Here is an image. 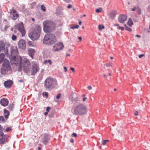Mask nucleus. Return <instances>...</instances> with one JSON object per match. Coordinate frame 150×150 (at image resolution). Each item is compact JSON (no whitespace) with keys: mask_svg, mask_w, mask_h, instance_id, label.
<instances>
[{"mask_svg":"<svg viewBox=\"0 0 150 150\" xmlns=\"http://www.w3.org/2000/svg\"><path fill=\"white\" fill-rule=\"evenodd\" d=\"M64 71L65 72H67V68L66 67H64Z\"/></svg>","mask_w":150,"mask_h":150,"instance_id":"nucleus-50","label":"nucleus"},{"mask_svg":"<svg viewBox=\"0 0 150 150\" xmlns=\"http://www.w3.org/2000/svg\"><path fill=\"white\" fill-rule=\"evenodd\" d=\"M136 36L138 38H140L141 37V36L140 35H136Z\"/></svg>","mask_w":150,"mask_h":150,"instance_id":"nucleus-58","label":"nucleus"},{"mask_svg":"<svg viewBox=\"0 0 150 150\" xmlns=\"http://www.w3.org/2000/svg\"><path fill=\"white\" fill-rule=\"evenodd\" d=\"M136 9V7H134L133 8L131 9V11H134Z\"/></svg>","mask_w":150,"mask_h":150,"instance_id":"nucleus-45","label":"nucleus"},{"mask_svg":"<svg viewBox=\"0 0 150 150\" xmlns=\"http://www.w3.org/2000/svg\"><path fill=\"white\" fill-rule=\"evenodd\" d=\"M15 26L17 28H24L23 23L22 22L16 24Z\"/></svg>","mask_w":150,"mask_h":150,"instance_id":"nucleus-21","label":"nucleus"},{"mask_svg":"<svg viewBox=\"0 0 150 150\" xmlns=\"http://www.w3.org/2000/svg\"><path fill=\"white\" fill-rule=\"evenodd\" d=\"M21 59L20 62L18 61L17 64H16L19 65V71H20L21 69L22 68L24 71L27 73L29 72V69H30V62L28 59L24 57H21Z\"/></svg>","mask_w":150,"mask_h":150,"instance_id":"nucleus-3","label":"nucleus"},{"mask_svg":"<svg viewBox=\"0 0 150 150\" xmlns=\"http://www.w3.org/2000/svg\"><path fill=\"white\" fill-rule=\"evenodd\" d=\"M0 122H4L5 121V119H4V117L3 116L0 117Z\"/></svg>","mask_w":150,"mask_h":150,"instance_id":"nucleus-28","label":"nucleus"},{"mask_svg":"<svg viewBox=\"0 0 150 150\" xmlns=\"http://www.w3.org/2000/svg\"><path fill=\"white\" fill-rule=\"evenodd\" d=\"M61 94L60 93H59L57 94L56 97V98L57 99H59V98L61 97Z\"/></svg>","mask_w":150,"mask_h":150,"instance_id":"nucleus-36","label":"nucleus"},{"mask_svg":"<svg viewBox=\"0 0 150 150\" xmlns=\"http://www.w3.org/2000/svg\"><path fill=\"white\" fill-rule=\"evenodd\" d=\"M32 21H33V22H34V21H35V19H34V18H32Z\"/></svg>","mask_w":150,"mask_h":150,"instance_id":"nucleus-64","label":"nucleus"},{"mask_svg":"<svg viewBox=\"0 0 150 150\" xmlns=\"http://www.w3.org/2000/svg\"><path fill=\"white\" fill-rule=\"evenodd\" d=\"M53 24V22L51 21H45L43 22L44 28H48Z\"/></svg>","mask_w":150,"mask_h":150,"instance_id":"nucleus-12","label":"nucleus"},{"mask_svg":"<svg viewBox=\"0 0 150 150\" xmlns=\"http://www.w3.org/2000/svg\"><path fill=\"white\" fill-rule=\"evenodd\" d=\"M16 39V37L13 34L12 36V39L13 40H15Z\"/></svg>","mask_w":150,"mask_h":150,"instance_id":"nucleus-35","label":"nucleus"},{"mask_svg":"<svg viewBox=\"0 0 150 150\" xmlns=\"http://www.w3.org/2000/svg\"><path fill=\"white\" fill-rule=\"evenodd\" d=\"M136 9L137 12V13L139 14H140L141 13V9L139 8H137Z\"/></svg>","mask_w":150,"mask_h":150,"instance_id":"nucleus-31","label":"nucleus"},{"mask_svg":"<svg viewBox=\"0 0 150 150\" xmlns=\"http://www.w3.org/2000/svg\"><path fill=\"white\" fill-rule=\"evenodd\" d=\"M18 14H13L12 18L14 20H16L18 18Z\"/></svg>","mask_w":150,"mask_h":150,"instance_id":"nucleus-25","label":"nucleus"},{"mask_svg":"<svg viewBox=\"0 0 150 150\" xmlns=\"http://www.w3.org/2000/svg\"><path fill=\"white\" fill-rule=\"evenodd\" d=\"M11 30L13 31L15 34L16 33L18 32H20L22 34V36H24L25 34V31L24 29H11Z\"/></svg>","mask_w":150,"mask_h":150,"instance_id":"nucleus-11","label":"nucleus"},{"mask_svg":"<svg viewBox=\"0 0 150 150\" xmlns=\"http://www.w3.org/2000/svg\"><path fill=\"white\" fill-rule=\"evenodd\" d=\"M50 108L49 107H48L46 108V110L47 111V112H48L49 110L50 109Z\"/></svg>","mask_w":150,"mask_h":150,"instance_id":"nucleus-49","label":"nucleus"},{"mask_svg":"<svg viewBox=\"0 0 150 150\" xmlns=\"http://www.w3.org/2000/svg\"><path fill=\"white\" fill-rule=\"evenodd\" d=\"M79 27V26L78 25H76L75 26L71 27L70 28H78Z\"/></svg>","mask_w":150,"mask_h":150,"instance_id":"nucleus-37","label":"nucleus"},{"mask_svg":"<svg viewBox=\"0 0 150 150\" xmlns=\"http://www.w3.org/2000/svg\"><path fill=\"white\" fill-rule=\"evenodd\" d=\"M134 115H135L136 116H137L138 115V112L137 111H136L134 113Z\"/></svg>","mask_w":150,"mask_h":150,"instance_id":"nucleus-51","label":"nucleus"},{"mask_svg":"<svg viewBox=\"0 0 150 150\" xmlns=\"http://www.w3.org/2000/svg\"><path fill=\"white\" fill-rule=\"evenodd\" d=\"M39 70V66L37 64L34 62L32 65V68L31 69H29V72H27L28 75H34Z\"/></svg>","mask_w":150,"mask_h":150,"instance_id":"nucleus-9","label":"nucleus"},{"mask_svg":"<svg viewBox=\"0 0 150 150\" xmlns=\"http://www.w3.org/2000/svg\"><path fill=\"white\" fill-rule=\"evenodd\" d=\"M102 9L101 8H99L97 9L96 10V13H100Z\"/></svg>","mask_w":150,"mask_h":150,"instance_id":"nucleus-33","label":"nucleus"},{"mask_svg":"<svg viewBox=\"0 0 150 150\" xmlns=\"http://www.w3.org/2000/svg\"><path fill=\"white\" fill-rule=\"evenodd\" d=\"M38 79H40V80H41L42 79V76H39L38 77Z\"/></svg>","mask_w":150,"mask_h":150,"instance_id":"nucleus-54","label":"nucleus"},{"mask_svg":"<svg viewBox=\"0 0 150 150\" xmlns=\"http://www.w3.org/2000/svg\"><path fill=\"white\" fill-rule=\"evenodd\" d=\"M109 141V140H103L102 142V144L103 145H105L106 144V143Z\"/></svg>","mask_w":150,"mask_h":150,"instance_id":"nucleus-29","label":"nucleus"},{"mask_svg":"<svg viewBox=\"0 0 150 150\" xmlns=\"http://www.w3.org/2000/svg\"><path fill=\"white\" fill-rule=\"evenodd\" d=\"M43 96H45L46 97H47L48 96V93L47 92L43 93Z\"/></svg>","mask_w":150,"mask_h":150,"instance_id":"nucleus-38","label":"nucleus"},{"mask_svg":"<svg viewBox=\"0 0 150 150\" xmlns=\"http://www.w3.org/2000/svg\"><path fill=\"white\" fill-rule=\"evenodd\" d=\"M13 14H17L16 13V11L14 9H12V10Z\"/></svg>","mask_w":150,"mask_h":150,"instance_id":"nucleus-41","label":"nucleus"},{"mask_svg":"<svg viewBox=\"0 0 150 150\" xmlns=\"http://www.w3.org/2000/svg\"><path fill=\"white\" fill-rule=\"evenodd\" d=\"M28 43L29 45L31 46L32 47L34 46V43L33 42L28 41Z\"/></svg>","mask_w":150,"mask_h":150,"instance_id":"nucleus-30","label":"nucleus"},{"mask_svg":"<svg viewBox=\"0 0 150 150\" xmlns=\"http://www.w3.org/2000/svg\"><path fill=\"white\" fill-rule=\"evenodd\" d=\"M53 114H50L49 115V116L50 117H52L53 116Z\"/></svg>","mask_w":150,"mask_h":150,"instance_id":"nucleus-60","label":"nucleus"},{"mask_svg":"<svg viewBox=\"0 0 150 150\" xmlns=\"http://www.w3.org/2000/svg\"><path fill=\"white\" fill-rule=\"evenodd\" d=\"M11 67L3 66L1 70V73L2 74H8V72L10 71Z\"/></svg>","mask_w":150,"mask_h":150,"instance_id":"nucleus-13","label":"nucleus"},{"mask_svg":"<svg viewBox=\"0 0 150 150\" xmlns=\"http://www.w3.org/2000/svg\"><path fill=\"white\" fill-rule=\"evenodd\" d=\"M87 88L89 90H91L92 89V87L91 86H88Z\"/></svg>","mask_w":150,"mask_h":150,"instance_id":"nucleus-44","label":"nucleus"},{"mask_svg":"<svg viewBox=\"0 0 150 150\" xmlns=\"http://www.w3.org/2000/svg\"><path fill=\"white\" fill-rule=\"evenodd\" d=\"M71 6H72L70 4H69L67 6V8H71Z\"/></svg>","mask_w":150,"mask_h":150,"instance_id":"nucleus-53","label":"nucleus"},{"mask_svg":"<svg viewBox=\"0 0 150 150\" xmlns=\"http://www.w3.org/2000/svg\"><path fill=\"white\" fill-rule=\"evenodd\" d=\"M19 82H23V80L21 79L18 81Z\"/></svg>","mask_w":150,"mask_h":150,"instance_id":"nucleus-59","label":"nucleus"},{"mask_svg":"<svg viewBox=\"0 0 150 150\" xmlns=\"http://www.w3.org/2000/svg\"><path fill=\"white\" fill-rule=\"evenodd\" d=\"M72 136L74 137H75L77 136V134H76V133H73L72 134Z\"/></svg>","mask_w":150,"mask_h":150,"instance_id":"nucleus-42","label":"nucleus"},{"mask_svg":"<svg viewBox=\"0 0 150 150\" xmlns=\"http://www.w3.org/2000/svg\"><path fill=\"white\" fill-rule=\"evenodd\" d=\"M114 26H117L118 28H124V27H121V26H120L119 25V24L117 23L114 24Z\"/></svg>","mask_w":150,"mask_h":150,"instance_id":"nucleus-34","label":"nucleus"},{"mask_svg":"<svg viewBox=\"0 0 150 150\" xmlns=\"http://www.w3.org/2000/svg\"><path fill=\"white\" fill-rule=\"evenodd\" d=\"M64 48V45L62 43L59 42L56 44L53 47L52 51L53 52H59Z\"/></svg>","mask_w":150,"mask_h":150,"instance_id":"nucleus-10","label":"nucleus"},{"mask_svg":"<svg viewBox=\"0 0 150 150\" xmlns=\"http://www.w3.org/2000/svg\"><path fill=\"white\" fill-rule=\"evenodd\" d=\"M9 107L10 110H12L13 108V106L12 105H9Z\"/></svg>","mask_w":150,"mask_h":150,"instance_id":"nucleus-48","label":"nucleus"},{"mask_svg":"<svg viewBox=\"0 0 150 150\" xmlns=\"http://www.w3.org/2000/svg\"><path fill=\"white\" fill-rule=\"evenodd\" d=\"M86 95L85 94H83L81 96L82 97L84 98L85 96Z\"/></svg>","mask_w":150,"mask_h":150,"instance_id":"nucleus-61","label":"nucleus"},{"mask_svg":"<svg viewBox=\"0 0 150 150\" xmlns=\"http://www.w3.org/2000/svg\"><path fill=\"white\" fill-rule=\"evenodd\" d=\"M70 69L73 72H74V69L73 68L71 67L70 68Z\"/></svg>","mask_w":150,"mask_h":150,"instance_id":"nucleus-52","label":"nucleus"},{"mask_svg":"<svg viewBox=\"0 0 150 150\" xmlns=\"http://www.w3.org/2000/svg\"><path fill=\"white\" fill-rule=\"evenodd\" d=\"M13 83V82L11 80L7 81L5 82L4 85L6 88H9L11 87Z\"/></svg>","mask_w":150,"mask_h":150,"instance_id":"nucleus-18","label":"nucleus"},{"mask_svg":"<svg viewBox=\"0 0 150 150\" xmlns=\"http://www.w3.org/2000/svg\"><path fill=\"white\" fill-rule=\"evenodd\" d=\"M11 129V128L10 127H8L6 128V132H8Z\"/></svg>","mask_w":150,"mask_h":150,"instance_id":"nucleus-39","label":"nucleus"},{"mask_svg":"<svg viewBox=\"0 0 150 150\" xmlns=\"http://www.w3.org/2000/svg\"><path fill=\"white\" fill-rule=\"evenodd\" d=\"M112 63H110L108 64H105L104 65V68L105 67H107L109 66H112Z\"/></svg>","mask_w":150,"mask_h":150,"instance_id":"nucleus-27","label":"nucleus"},{"mask_svg":"<svg viewBox=\"0 0 150 150\" xmlns=\"http://www.w3.org/2000/svg\"><path fill=\"white\" fill-rule=\"evenodd\" d=\"M50 137L49 135L47 134H45L42 137L43 143L45 144H46L48 142Z\"/></svg>","mask_w":150,"mask_h":150,"instance_id":"nucleus-16","label":"nucleus"},{"mask_svg":"<svg viewBox=\"0 0 150 150\" xmlns=\"http://www.w3.org/2000/svg\"><path fill=\"white\" fill-rule=\"evenodd\" d=\"M10 46V44L8 43H6L3 40L0 41V52L3 50H5L4 52L6 54H8V47Z\"/></svg>","mask_w":150,"mask_h":150,"instance_id":"nucleus-7","label":"nucleus"},{"mask_svg":"<svg viewBox=\"0 0 150 150\" xmlns=\"http://www.w3.org/2000/svg\"><path fill=\"white\" fill-rule=\"evenodd\" d=\"M8 101L7 99L3 98L1 100L0 103L3 106H6L8 104Z\"/></svg>","mask_w":150,"mask_h":150,"instance_id":"nucleus-17","label":"nucleus"},{"mask_svg":"<svg viewBox=\"0 0 150 150\" xmlns=\"http://www.w3.org/2000/svg\"><path fill=\"white\" fill-rule=\"evenodd\" d=\"M116 14V13L115 11H113L111 12L109 14L110 16L112 18H114Z\"/></svg>","mask_w":150,"mask_h":150,"instance_id":"nucleus-24","label":"nucleus"},{"mask_svg":"<svg viewBox=\"0 0 150 150\" xmlns=\"http://www.w3.org/2000/svg\"><path fill=\"white\" fill-rule=\"evenodd\" d=\"M18 46L21 49H25L26 47V44L25 41L23 40H20L18 42Z\"/></svg>","mask_w":150,"mask_h":150,"instance_id":"nucleus-14","label":"nucleus"},{"mask_svg":"<svg viewBox=\"0 0 150 150\" xmlns=\"http://www.w3.org/2000/svg\"><path fill=\"white\" fill-rule=\"evenodd\" d=\"M41 9L43 10V11L45 12L46 11L45 7V6H44L43 5H42L41 6Z\"/></svg>","mask_w":150,"mask_h":150,"instance_id":"nucleus-32","label":"nucleus"},{"mask_svg":"<svg viewBox=\"0 0 150 150\" xmlns=\"http://www.w3.org/2000/svg\"><path fill=\"white\" fill-rule=\"evenodd\" d=\"M70 142L72 143H73L74 142V140L73 139H72L70 140Z\"/></svg>","mask_w":150,"mask_h":150,"instance_id":"nucleus-57","label":"nucleus"},{"mask_svg":"<svg viewBox=\"0 0 150 150\" xmlns=\"http://www.w3.org/2000/svg\"><path fill=\"white\" fill-rule=\"evenodd\" d=\"M126 29V30H128L129 31H130V32H131L132 31L131 29Z\"/></svg>","mask_w":150,"mask_h":150,"instance_id":"nucleus-55","label":"nucleus"},{"mask_svg":"<svg viewBox=\"0 0 150 150\" xmlns=\"http://www.w3.org/2000/svg\"><path fill=\"white\" fill-rule=\"evenodd\" d=\"M11 55L10 60L12 64H16L18 61H21V57L17 56L18 52L17 48L15 46H12L11 48Z\"/></svg>","mask_w":150,"mask_h":150,"instance_id":"nucleus-2","label":"nucleus"},{"mask_svg":"<svg viewBox=\"0 0 150 150\" xmlns=\"http://www.w3.org/2000/svg\"><path fill=\"white\" fill-rule=\"evenodd\" d=\"M3 66L5 67H10L9 62L6 59H4Z\"/></svg>","mask_w":150,"mask_h":150,"instance_id":"nucleus-20","label":"nucleus"},{"mask_svg":"<svg viewBox=\"0 0 150 150\" xmlns=\"http://www.w3.org/2000/svg\"><path fill=\"white\" fill-rule=\"evenodd\" d=\"M4 57V55L2 53L0 54V64L3 61Z\"/></svg>","mask_w":150,"mask_h":150,"instance_id":"nucleus-26","label":"nucleus"},{"mask_svg":"<svg viewBox=\"0 0 150 150\" xmlns=\"http://www.w3.org/2000/svg\"><path fill=\"white\" fill-rule=\"evenodd\" d=\"M57 85L56 79L51 77L47 78L45 81L44 87L46 89L49 90L55 87Z\"/></svg>","mask_w":150,"mask_h":150,"instance_id":"nucleus-4","label":"nucleus"},{"mask_svg":"<svg viewBox=\"0 0 150 150\" xmlns=\"http://www.w3.org/2000/svg\"><path fill=\"white\" fill-rule=\"evenodd\" d=\"M41 32L40 29H34L29 33V36L33 40L38 39L40 37Z\"/></svg>","mask_w":150,"mask_h":150,"instance_id":"nucleus-6","label":"nucleus"},{"mask_svg":"<svg viewBox=\"0 0 150 150\" xmlns=\"http://www.w3.org/2000/svg\"><path fill=\"white\" fill-rule=\"evenodd\" d=\"M44 31L46 33L50 34H46L43 39V43L46 45H52L55 43L57 40L55 35L52 33L54 31V29H43Z\"/></svg>","mask_w":150,"mask_h":150,"instance_id":"nucleus-1","label":"nucleus"},{"mask_svg":"<svg viewBox=\"0 0 150 150\" xmlns=\"http://www.w3.org/2000/svg\"><path fill=\"white\" fill-rule=\"evenodd\" d=\"M87 112V108L85 105L82 103L77 105L74 109V113L76 115H82Z\"/></svg>","mask_w":150,"mask_h":150,"instance_id":"nucleus-5","label":"nucleus"},{"mask_svg":"<svg viewBox=\"0 0 150 150\" xmlns=\"http://www.w3.org/2000/svg\"><path fill=\"white\" fill-rule=\"evenodd\" d=\"M48 62L50 64L52 65V62L50 59L48 60Z\"/></svg>","mask_w":150,"mask_h":150,"instance_id":"nucleus-47","label":"nucleus"},{"mask_svg":"<svg viewBox=\"0 0 150 150\" xmlns=\"http://www.w3.org/2000/svg\"><path fill=\"white\" fill-rule=\"evenodd\" d=\"M127 24L129 27H131L133 25V22L131 19L129 18V19L127 23Z\"/></svg>","mask_w":150,"mask_h":150,"instance_id":"nucleus-23","label":"nucleus"},{"mask_svg":"<svg viewBox=\"0 0 150 150\" xmlns=\"http://www.w3.org/2000/svg\"><path fill=\"white\" fill-rule=\"evenodd\" d=\"M144 54H140L139 55V58H141L142 57H144Z\"/></svg>","mask_w":150,"mask_h":150,"instance_id":"nucleus-46","label":"nucleus"},{"mask_svg":"<svg viewBox=\"0 0 150 150\" xmlns=\"http://www.w3.org/2000/svg\"><path fill=\"white\" fill-rule=\"evenodd\" d=\"M87 99V98L86 97L83 98L82 99V100L83 102H85Z\"/></svg>","mask_w":150,"mask_h":150,"instance_id":"nucleus-43","label":"nucleus"},{"mask_svg":"<svg viewBox=\"0 0 150 150\" xmlns=\"http://www.w3.org/2000/svg\"><path fill=\"white\" fill-rule=\"evenodd\" d=\"M48 114V112H45L44 113V115H47Z\"/></svg>","mask_w":150,"mask_h":150,"instance_id":"nucleus-62","label":"nucleus"},{"mask_svg":"<svg viewBox=\"0 0 150 150\" xmlns=\"http://www.w3.org/2000/svg\"><path fill=\"white\" fill-rule=\"evenodd\" d=\"M4 112L5 118L6 119L8 118L9 115V112L7 110L5 109L4 110Z\"/></svg>","mask_w":150,"mask_h":150,"instance_id":"nucleus-22","label":"nucleus"},{"mask_svg":"<svg viewBox=\"0 0 150 150\" xmlns=\"http://www.w3.org/2000/svg\"><path fill=\"white\" fill-rule=\"evenodd\" d=\"M98 28H104V26L102 25H100L98 26Z\"/></svg>","mask_w":150,"mask_h":150,"instance_id":"nucleus-40","label":"nucleus"},{"mask_svg":"<svg viewBox=\"0 0 150 150\" xmlns=\"http://www.w3.org/2000/svg\"><path fill=\"white\" fill-rule=\"evenodd\" d=\"M127 17L124 15H120L118 17V21L120 23H123L127 20Z\"/></svg>","mask_w":150,"mask_h":150,"instance_id":"nucleus-15","label":"nucleus"},{"mask_svg":"<svg viewBox=\"0 0 150 150\" xmlns=\"http://www.w3.org/2000/svg\"><path fill=\"white\" fill-rule=\"evenodd\" d=\"M48 62V61L47 60H45L44 61V63L46 64Z\"/></svg>","mask_w":150,"mask_h":150,"instance_id":"nucleus-63","label":"nucleus"},{"mask_svg":"<svg viewBox=\"0 0 150 150\" xmlns=\"http://www.w3.org/2000/svg\"><path fill=\"white\" fill-rule=\"evenodd\" d=\"M29 55L33 58V56L35 53V50L33 49L29 48L28 50Z\"/></svg>","mask_w":150,"mask_h":150,"instance_id":"nucleus-19","label":"nucleus"},{"mask_svg":"<svg viewBox=\"0 0 150 150\" xmlns=\"http://www.w3.org/2000/svg\"><path fill=\"white\" fill-rule=\"evenodd\" d=\"M80 40V41H81L82 40V38L81 37H79L78 38Z\"/></svg>","mask_w":150,"mask_h":150,"instance_id":"nucleus-56","label":"nucleus"},{"mask_svg":"<svg viewBox=\"0 0 150 150\" xmlns=\"http://www.w3.org/2000/svg\"><path fill=\"white\" fill-rule=\"evenodd\" d=\"M3 129L0 125V144H5L7 142V139L9 138L7 135H3L2 132Z\"/></svg>","mask_w":150,"mask_h":150,"instance_id":"nucleus-8","label":"nucleus"}]
</instances>
